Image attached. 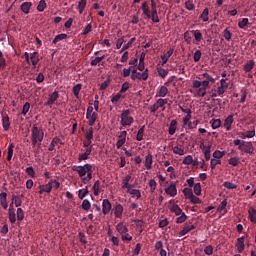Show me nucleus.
<instances>
[{
  "label": "nucleus",
  "mask_w": 256,
  "mask_h": 256,
  "mask_svg": "<svg viewBox=\"0 0 256 256\" xmlns=\"http://www.w3.org/2000/svg\"><path fill=\"white\" fill-rule=\"evenodd\" d=\"M85 138L88 140L93 139V127H90L88 130L85 131Z\"/></svg>",
  "instance_id": "nucleus-58"
},
{
  "label": "nucleus",
  "mask_w": 256,
  "mask_h": 256,
  "mask_svg": "<svg viewBox=\"0 0 256 256\" xmlns=\"http://www.w3.org/2000/svg\"><path fill=\"white\" fill-rule=\"evenodd\" d=\"M145 134V126H142L137 133L136 139L138 141H143V135Z\"/></svg>",
  "instance_id": "nucleus-46"
},
{
  "label": "nucleus",
  "mask_w": 256,
  "mask_h": 256,
  "mask_svg": "<svg viewBox=\"0 0 256 256\" xmlns=\"http://www.w3.org/2000/svg\"><path fill=\"white\" fill-rule=\"evenodd\" d=\"M173 48H170L167 53H165L164 55L161 56L162 59V65H166L167 61H169V58L171 57V55H173Z\"/></svg>",
  "instance_id": "nucleus-22"
},
{
  "label": "nucleus",
  "mask_w": 256,
  "mask_h": 256,
  "mask_svg": "<svg viewBox=\"0 0 256 256\" xmlns=\"http://www.w3.org/2000/svg\"><path fill=\"white\" fill-rule=\"evenodd\" d=\"M63 39H67V34H58L53 39L52 43L57 45V43H59V41H63Z\"/></svg>",
  "instance_id": "nucleus-36"
},
{
  "label": "nucleus",
  "mask_w": 256,
  "mask_h": 256,
  "mask_svg": "<svg viewBox=\"0 0 256 256\" xmlns=\"http://www.w3.org/2000/svg\"><path fill=\"white\" fill-rule=\"evenodd\" d=\"M181 216L176 218V223L181 224V223H185V221H187V214L182 213L180 214Z\"/></svg>",
  "instance_id": "nucleus-59"
},
{
  "label": "nucleus",
  "mask_w": 256,
  "mask_h": 256,
  "mask_svg": "<svg viewBox=\"0 0 256 256\" xmlns=\"http://www.w3.org/2000/svg\"><path fill=\"white\" fill-rule=\"evenodd\" d=\"M8 219L10 223H16L17 221V214H15V210H8Z\"/></svg>",
  "instance_id": "nucleus-30"
},
{
  "label": "nucleus",
  "mask_w": 256,
  "mask_h": 256,
  "mask_svg": "<svg viewBox=\"0 0 256 256\" xmlns=\"http://www.w3.org/2000/svg\"><path fill=\"white\" fill-rule=\"evenodd\" d=\"M136 39L135 38H131L127 44H125L122 49H121V53H123V51H127V49H129L131 47V45H133V43H135Z\"/></svg>",
  "instance_id": "nucleus-47"
},
{
  "label": "nucleus",
  "mask_w": 256,
  "mask_h": 256,
  "mask_svg": "<svg viewBox=\"0 0 256 256\" xmlns=\"http://www.w3.org/2000/svg\"><path fill=\"white\" fill-rule=\"evenodd\" d=\"M211 127L212 129H219V127H221V119L212 120Z\"/></svg>",
  "instance_id": "nucleus-56"
},
{
  "label": "nucleus",
  "mask_w": 256,
  "mask_h": 256,
  "mask_svg": "<svg viewBox=\"0 0 256 256\" xmlns=\"http://www.w3.org/2000/svg\"><path fill=\"white\" fill-rule=\"evenodd\" d=\"M213 157H214V159H216V160H221L222 157H225V151L216 150V151L213 153Z\"/></svg>",
  "instance_id": "nucleus-43"
},
{
  "label": "nucleus",
  "mask_w": 256,
  "mask_h": 256,
  "mask_svg": "<svg viewBox=\"0 0 256 256\" xmlns=\"http://www.w3.org/2000/svg\"><path fill=\"white\" fill-rule=\"evenodd\" d=\"M223 187H225L226 189H237V185L229 181L224 182Z\"/></svg>",
  "instance_id": "nucleus-53"
},
{
  "label": "nucleus",
  "mask_w": 256,
  "mask_h": 256,
  "mask_svg": "<svg viewBox=\"0 0 256 256\" xmlns=\"http://www.w3.org/2000/svg\"><path fill=\"white\" fill-rule=\"evenodd\" d=\"M171 211H172V213H175V215H177V216L183 215V213H185V212H183L181 207H179V205L172 206Z\"/></svg>",
  "instance_id": "nucleus-41"
},
{
  "label": "nucleus",
  "mask_w": 256,
  "mask_h": 256,
  "mask_svg": "<svg viewBox=\"0 0 256 256\" xmlns=\"http://www.w3.org/2000/svg\"><path fill=\"white\" fill-rule=\"evenodd\" d=\"M200 19H202V21L204 22L209 21V8H205L203 10V12L200 15Z\"/></svg>",
  "instance_id": "nucleus-40"
},
{
  "label": "nucleus",
  "mask_w": 256,
  "mask_h": 256,
  "mask_svg": "<svg viewBox=\"0 0 256 256\" xmlns=\"http://www.w3.org/2000/svg\"><path fill=\"white\" fill-rule=\"evenodd\" d=\"M194 193L195 195H201V183L194 184Z\"/></svg>",
  "instance_id": "nucleus-63"
},
{
  "label": "nucleus",
  "mask_w": 256,
  "mask_h": 256,
  "mask_svg": "<svg viewBox=\"0 0 256 256\" xmlns=\"http://www.w3.org/2000/svg\"><path fill=\"white\" fill-rule=\"evenodd\" d=\"M129 87H131V84H129V82H124L119 93H127V91H129Z\"/></svg>",
  "instance_id": "nucleus-54"
},
{
  "label": "nucleus",
  "mask_w": 256,
  "mask_h": 256,
  "mask_svg": "<svg viewBox=\"0 0 256 256\" xmlns=\"http://www.w3.org/2000/svg\"><path fill=\"white\" fill-rule=\"evenodd\" d=\"M82 209L84 211H89V209H91V202L88 199L83 200Z\"/></svg>",
  "instance_id": "nucleus-48"
},
{
  "label": "nucleus",
  "mask_w": 256,
  "mask_h": 256,
  "mask_svg": "<svg viewBox=\"0 0 256 256\" xmlns=\"http://www.w3.org/2000/svg\"><path fill=\"white\" fill-rule=\"evenodd\" d=\"M175 131H177V120H172L168 128V133L169 135H175Z\"/></svg>",
  "instance_id": "nucleus-25"
},
{
  "label": "nucleus",
  "mask_w": 256,
  "mask_h": 256,
  "mask_svg": "<svg viewBox=\"0 0 256 256\" xmlns=\"http://www.w3.org/2000/svg\"><path fill=\"white\" fill-rule=\"evenodd\" d=\"M183 194L186 197V199L191 200V198L193 197V190H191L190 188H184Z\"/></svg>",
  "instance_id": "nucleus-45"
},
{
  "label": "nucleus",
  "mask_w": 256,
  "mask_h": 256,
  "mask_svg": "<svg viewBox=\"0 0 256 256\" xmlns=\"http://www.w3.org/2000/svg\"><path fill=\"white\" fill-rule=\"evenodd\" d=\"M72 171L78 173L82 183L87 185L93 179V171H95V164H84L82 166H72Z\"/></svg>",
  "instance_id": "nucleus-1"
},
{
  "label": "nucleus",
  "mask_w": 256,
  "mask_h": 256,
  "mask_svg": "<svg viewBox=\"0 0 256 256\" xmlns=\"http://www.w3.org/2000/svg\"><path fill=\"white\" fill-rule=\"evenodd\" d=\"M229 89V83H227V78H222L220 80V86L217 88L216 93L221 97Z\"/></svg>",
  "instance_id": "nucleus-7"
},
{
  "label": "nucleus",
  "mask_w": 256,
  "mask_h": 256,
  "mask_svg": "<svg viewBox=\"0 0 256 256\" xmlns=\"http://www.w3.org/2000/svg\"><path fill=\"white\" fill-rule=\"evenodd\" d=\"M247 25H249V18H243L238 22V27L240 29H247Z\"/></svg>",
  "instance_id": "nucleus-38"
},
{
  "label": "nucleus",
  "mask_w": 256,
  "mask_h": 256,
  "mask_svg": "<svg viewBox=\"0 0 256 256\" xmlns=\"http://www.w3.org/2000/svg\"><path fill=\"white\" fill-rule=\"evenodd\" d=\"M2 126L4 131H9L11 127V122L9 121V115L2 113Z\"/></svg>",
  "instance_id": "nucleus-13"
},
{
  "label": "nucleus",
  "mask_w": 256,
  "mask_h": 256,
  "mask_svg": "<svg viewBox=\"0 0 256 256\" xmlns=\"http://www.w3.org/2000/svg\"><path fill=\"white\" fill-rule=\"evenodd\" d=\"M123 205L121 204H116L113 208H112V213H114V216L116 219H121V217H123Z\"/></svg>",
  "instance_id": "nucleus-9"
},
{
  "label": "nucleus",
  "mask_w": 256,
  "mask_h": 256,
  "mask_svg": "<svg viewBox=\"0 0 256 256\" xmlns=\"http://www.w3.org/2000/svg\"><path fill=\"white\" fill-rule=\"evenodd\" d=\"M31 7H33V3L24 2L21 4L20 9L22 13H25V15H29V12L31 11Z\"/></svg>",
  "instance_id": "nucleus-16"
},
{
  "label": "nucleus",
  "mask_w": 256,
  "mask_h": 256,
  "mask_svg": "<svg viewBox=\"0 0 256 256\" xmlns=\"http://www.w3.org/2000/svg\"><path fill=\"white\" fill-rule=\"evenodd\" d=\"M205 255H213V247L211 245H208L204 248Z\"/></svg>",
  "instance_id": "nucleus-64"
},
{
  "label": "nucleus",
  "mask_w": 256,
  "mask_h": 256,
  "mask_svg": "<svg viewBox=\"0 0 256 256\" xmlns=\"http://www.w3.org/2000/svg\"><path fill=\"white\" fill-rule=\"evenodd\" d=\"M191 33L196 41V43H201L203 41V34L199 30H192Z\"/></svg>",
  "instance_id": "nucleus-23"
},
{
  "label": "nucleus",
  "mask_w": 256,
  "mask_h": 256,
  "mask_svg": "<svg viewBox=\"0 0 256 256\" xmlns=\"http://www.w3.org/2000/svg\"><path fill=\"white\" fill-rule=\"evenodd\" d=\"M91 31H93V25H91V23H89L83 29L82 35H89V33H91Z\"/></svg>",
  "instance_id": "nucleus-55"
},
{
  "label": "nucleus",
  "mask_w": 256,
  "mask_h": 256,
  "mask_svg": "<svg viewBox=\"0 0 256 256\" xmlns=\"http://www.w3.org/2000/svg\"><path fill=\"white\" fill-rule=\"evenodd\" d=\"M111 209H112V205H111V202L109 201V199H104L102 202L103 215H109Z\"/></svg>",
  "instance_id": "nucleus-12"
},
{
  "label": "nucleus",
  "mask_w": 256,
  "mask_h": 256,
  "mask_svg": "<svg viewBox=\"0 0 256 256\" xmlns=\"http://www.w3.org/2000/svg\"><path fill=\"white\" fill-rule=\"evenodd\" d=\"M233 115H229L225 120H224V127L226 131H231V125H233Z\"/></svg>",
  "instance_id": "nucleus-21"
},
{
  "label": "nucleus",
  "mask_w": 256,
  "mask_h": 256,
  "mask_svg": "<svg viewBox=\"0 0 256 256\" xmlns=\"http://www.w3.org/2000/svg\"><path fill=\"white\" fill-rule=\"evenodd\" d=\"M116 230L118 231V233H120V235H123L124 233H129V228H127V226H125L123 222H120L116 225Z\"/></svg>",
  "instance_id": "nucleus-19"
},
{
  "label": "nucleus",
  "mask_w": 256,
  "mask_h": 256,
  "mask_svg": "<svg viewBox=\"0 0 256 256\" xmlns=\"http://www.w3.org/2000/svg\"><path fill=\"white\" fill-rule=\"evenodd\" d=\"M127 193L133 195V197H136V199H141V191L133 189V187L128 188Z\"/></svg>",
  "instance_id": "nucleus-27"
},
{
  "label": "nucleus",
  "mask_w": 256,
  "mask_h": 256,
  "mask_svg": "<svg viewBox=\"0 0 256 256\" xmlns=\"http://www.w3.org/2000/svg\"><path fill=\"white\" fill-rule=\"evenodd\" d=\"M224 209H227V199H224L220 205L217 208L218 213H221L222 211H224Z\"/></svg>",
  "instance_id": "nucleus-51"
},
{
  "label": "nucleus",
  "mask_w": 256,
  "mask_h": 256,
  "mask_svg": "<svg viewBox=\"0 0 256 256\" xmlns=\"http://www.w3.org/2000/svg\"><path fill=\"white\" fill-rule=\"evenodd\" d=\"M255 67V61L250 60L244 65V71L245 73H250V71Z\"/></svg>",
  "instance_id": "nucleus-31"
},
{
  "label": "nucleus",
  "mask_w": 256,
  "mask_h": 256,
  "mask_svg": "<svg viewBox=\"0 0 256 256\" xmlns=\"http://www.w3.org/2000/svg\"><path fill=\"white\" fill-rule=\"evenodd\" d=\"M129 181H131V175H127L123 180H122V189H127L129 190L133 185L129 184Z\"/></svg>",
  "instance_id": "nucleus-24"
},
{
  "label": "nucleus",
  "mask_w": 256,
  "mask_h": 256,
  "mask_svg": "<svg viewBox=\"0 0 256 256\" xmlns=\"http://www.w3.org/2000/svg\"><path fill=\"white\" fill-rule=\"evenodd\" d=\"M144 166L148 170L153 167V155L151 154V152H149L148 155L145 156Z\"/></svg>",
  "instance_id": "nucleus-14"
},
{
  "label": "nucleus",
  "mask_w": 256,
  "mask_h": 256,
  "mask_svg": "<svg viewBox=\"0 0 256 256\" xmlns=\"http://www.w3.org/2000/svg\"><path fill=\"white\" fill-rule=\"evenodd\" d=\"M239 151H243V153H249L253 155V143L242 141V145L238 146Z\"/></svg>",
  "instance_id": "nucleus-5"
},
{
  "label": "nucleus",
  "mask_w": 256,
  "mask_h": 256,
  "mask_svg": "<svg viewBox=\"0 0 256 256\" xmlns=\"http://www.w3.org/2000/svg\"><path fill=\"white\" fill-rule=\"evenodd\" d=\"M223 37L224 39H226V41H231V37H233V34L231 33V31H229V29H225L223 31Z\"/></svg>",
  "instance_id": "nucleus-52"
},
{
  "label": "nucleus",
  "mask_w": 256,
  "mask_h": 256,
  "mask_svg": "<svg viewBox=\"0 0 256 256\" xmlns=\"http://www.w3.org/2000/svg\"><path fill=\"white\" fill-rule=\"evenodd\" d=\"M25 219V211H23L21 208L17 209V221H23Z\"/></svg>",
  "instance_id": "nucleus-49"
},
{
  "label": "nucleus",
  "mask_w": 256,
  "mask_h": 256,
  "mask_svg": "<svg viewBox=\"0 0 256 256\" xmlns=\"http://www.w3.org/2000/svg\"><path fill=\"white\" fill-rule=\"evenodd\" d=\"M248 214H249V217H250V221L252 223H256V210H255V208H250L248 210Z\"/></svg>",
  "instance_id": "nucleus-37"
},
{
  "label": "nucleus",
  "mask_w": 256,
  "mask_h": 256,
  "mask_svg": "<svg viewBox=\"0 0 256 256\" xmlns=\"http://www.w3.org/2000/svg\"><path fill=\"white\" fill-rule=\"evenodd\" d=\"M167 93H169L167 86H161L158 92V97H167Z\"/></svg>",
  "instance_id": "nucleus-35"
},
{
  "label": "nucleus",
  "mask_w": 256,
  "mask_h": 256,
  "mask_svg": "<svg viewBox=\"0 0 256 256\" xmlns=\"http://www.w3.org/2000/svg\"><path fill=\"white\" fill-rule=\"evenodd\" d=\"M158 75L159 77H162V79H165L167 75H169V71L163 68L158 69Z\"/></svg>",
  "instance_id": "nucleus-57"
},
{
  "label": "nucleus",
  "mask_w": 256,
  "mask_h": 256,
  "mask_svg": "<svg viewBox=\"0 0 256 256\" xmlns=\"http://www.w3.org/2000/svg\"><path fill=\"white\" fill-rule=\"evenodd\" d=\"M217 165H221V160H217V159H211L210 161V167L211 169H215V167H217Z\"/></svg>",
  "instance_id": "nucleus-61"
},
{
  "label": "nucleus",
  "mask_w": 256,
  "mask_h": 256,
  "mask_svg": "<svg viewBox=\"0 0 256 256\" xmlns=\"http://www.w3.org/2000/svg\"><path fill=\"white\" fill-rule=\"evenodd\" d=\"M38 189L39 195H43V193H51V191H53V182L49 181L47 184L40 185Z\"/></svg>",
  "instance_id": "nucleus-8"
},
{
  "label": "nucleus",
  "mask_w": 256,
  "mask_h": 256,
  "mask_svg": "<svg viewBox=\"0 0 256 256\" xmlns=\"http://www.w3.org/2000/svg\"><path fill=\"white\" fill-rule=\"evenodd\" d=\"M192 163H193V156L192 155L186 156L183 160V165H192Z\"/></svg>",
  "instance_id": "nucleus-60"
},
{
  "label": "nucleus",
  "mask_w": 256,
  "mask_h": 256,
  "mask_svg": "<svg viewBox=\"0 0 256 256\" xmlns=\"http://www.w3.org/2000/svg\"><path fill=\"white\" fill-rule=\"evenodd\" d=\"M182 112H183V113H187V115H186L185 118L183 119L184 125H187V122H188V121H191V109H183V108H182Z\"/></svg>",
  "instance_id": "nucleus-33"
},
{
  "label": "nucleus",
  "mask_w": 256,
  "mask_h": 256,
  "mask_svg": "<svg viewBox=\"0 0 256 256\" xmlns=\"http://www.w3.org/2000/svg\"><path fill=\"white\" fill-rule=\"evenodd\" d=\"M138 71H145V53H142L137 67Z\"/></svg>",
  "instance_id": "nucleus-26"
},
{
  "label": "nucleus",
  "mask_w": 256,
  "mask_h": 256,
  "mask_svg": "<svg viewBox=\"0 0 256 256\" xmlns=\"http://www.w3.org/2000/svg\"><path fill=\"white\" fill-rule=\"evenodd\" d=\"M93 191H94V195L95 197L99 196V193H100V189H101V182L99 180H97L93 187H92Z\"/></svg>",
  "instance_id": "nucleus-29"
},
{
  "label": "nucleus",
  "mask_w": 256,
  "mask_h": 256,
  "mask_svg": "<svg viewBox=\"0 0 256 256\" xmlns=\"http://www.w3.org/2000/svg\"><path fill=\"white\" fill-rule=\"evenodd\" d=\"M44 137L45 132H43V129L39 128L37 124H33V127L31 129L32 146L36 147L37 144L41 145V143H43Z\"/></svg>",
  "instance_id": "nucleus-2"
},
{
  "label": "nucleus",
  "mask_w": 256,
  "mask_h": 256,
  "mask_svg": "<svg viewBox=\"0 0 256 256\" xmlns=\"http://www.w3.org/2000/svg\"><path fill=\"white\" fill-rule=\"evenodd\" d=\"M87 195H89V190H88L87 186L83 189H80L78 192L79 199H85V197H87Z\"/></svg>",
  "instance_id": "nucleus-34"
},
{
  "label": "nucleus",
  "mask_w": 256,
  "mask_h": 256,
  "mask_svg": "<svg viewBox=\"0 0 256 256\" xmlns=\"http://www.w3.org/2000/svg\"><path fill=\"white\" fill-rule=\"evenodd\" d=\"M132 81H147L149 79V69H145V71L141 74L140 72H136V75H131Z\"/></svg>",
  "instance_id": "nucleus-6"
},
{
  "label": "nucleus",
  "mask_w": 256,
  "mask_h": 256,
  "mask_svg": "<svg viewBox=\"0 0 256 256\" xmlns=\"http://www.w3.org/2000/svg\"><path fill=\"white\" fill-rule=\"evenodd\" d=\"M121 239H122V241H132L133 236L130 235L129 232H126V233L121 235Z\"/></svg>",
  "instance_id": "nucleus-62"
},
{
  "label": "nucleus",
  "mask_w": 256,
  "mask_h": 256,
  "mask_svg": "<svg viewBox=\"0 0 256 256\" xmlns=\"http://www.w3.org/2000/svg\"><path fill=\"white\" fill-rule=\"evenodd\" d=\"M93 153L91 151V148L85 149L84 153L79 154L78 156V162L81 163V161H87L89 159V156Z\"/></svg>",
  "instance_id": "nucleus-15"
},
{
  "label": "nucleus",
  "mask_w": 256,
  "mask_h": 256,
  "mask_svg": "<svg viewBox=\"0 0 256 256\" xmlns=\"http://www.w3.org/2000/svg\"><path fill=\"white\" fill-rule=\"evenodd\" d=\"M59 99V92L54 91L52 94L49 95L48 101L44 103L46 107H51L55 101Z\"/></svg>",
  "instance_id": "nucleus-11"
},
{
  "label": "nucleus",
  "mask_w": 256,
  "mask_h": 256,
  "mask_svg": "<svg viewBox=\"0 0 256 256\" xmlns=\"http://www.w3.org/2000/svg\"><path fill=\"white\" fill-rule=\"evenodd\" d=\"M167 103V100L160 98L157 100V102L151 106L150 113H157L161 107H163L162 111H165V104Z\"/></svg>",
  "instance_id": "nucleus-4"
},
{
  "label": "nucleus",
  "mask_w": 256,
  "mask_h": 256,
  "mask_svg": "<svg viewBox=\"0 0 256 256\" xmlns=\"http://www.w3.org/2000/svg\"><path fill=\"white\" fill-rule=\"evenodd\" d=\"M229 165H232V167H237L239 165L240 161L237 157H232L228 160Z\"/></svg>",
  "instance_id": "nucleus-50"
},
{
  "label": "nucleus",
  "mask_w": 256,
  "mask_h": 256,
  "mask_svg": "<svg viewBox=\"0 0 256 256\" xmlns=\"http://www.w3.org/2000/svg\"><path fill=\"white\" fill-rule=\"evenodd\" d=\"M83 88V85L81 84H76L72 91L74 93V96L76 97V99H79V93H81V89Z\"/></svg>",
  "instance_id": "nucleus-32"
},
{
  "label": "nucleus",
  "mask_w": 256,
  "mask_h": 256,
  "mask_svg": "<svg viewBox=\"0 0 256 256\" xmlns=\"http://www.w3.org/2000/svg\"><path fill=\"white\" fill-rule=\"evenodd\" d=\"M13 149H15V144H13V143L9 144L7 161H11V159H13Z\"/></svg>",
  "instance_id": "nucleus-39"
},
{
  "label": "nucleus",
  "mask_w": 256,
  "mask_h": 256,
  "mask_svg": "<svg viewBox=\"0 0 256 256\" xmlns=\"http://www.w3.org/2000/svg\"><path fill=\"white\" fill-rule=\"evenodd\" d=\"M236 247H237L238 253L245 251V237L244 236L237 239Z\"/></svg>",
  "instance_id": "nucleus-17"
},
{
  "label": "nucleus",
  "mask_w": 256,
  "mask_h": 256,
  "mask_svg": "<svg viewBox=\"0 0 256 256\" xmlns=\"http://www.w3.org/2000/svg\"><path fill=\"white\" fill-rule=\"evenodd\" d=\"M39 61V52H33L30 54V62L32 63L33 67H37Z\"/></svg>",
  "instance_id": "nucleus-18"
},
{
  "label": "nucleus",
  "mask_w": 256,
  "mask_h": 256,
  "mask_svg": "<svg viewBox=\"0 0 256 256\" xmlns=\"http://www.w3.org/2000/svg\"><path fill=\"white\" fill-rule=\"evenodd\" d=\"M166 195H169L170 197H175L177 195V183L172 182L170 184V187H167L165 189Z\"/></svg>",
  "instance_id": "nucleus-10"
},
{
  "label": "nucleus",
  "mask_w": 256,
  "mask_h": 256,
  "mask_svg": "<svg viewBox=\"0 0 256 256\" xmlns=\"http://www.w3.org/2000/svg\"><path fill=\"white\" fill-rule=\"evenodd\" d=\"M173 153L175 155L183 156V155H185V149H183V148H181L179 146H175V147H173Z\"/></svg>",
  "instance_id": "nucleus-42"
},
{
  "label": "nucleus",
  "mask_w": 256,
  "mask_h": 256,
  "mask_svg": "<svg viewBox=\"0 0 256 256\" xmlns=\"http://www.w3.org/2000/svg\"><path fill=\"white\" fill-rule=\"evenodd\" d=\"M120 119V125H122V127H131V125L135 123V119L131 116L130 109L123 110Z\"/></svg>",
  "instance_id": "nucleus-3"
},
{
  "label": "nucleus",
  "mask_w": 256,
  "mask_h": 256,
  "mask_svg": "<svg viewBox=\"0 0 256 256\" xmlns=\"http://www.w3.org/2000/svg\"><path fill=\"white\" fill-rule=\"evenodd\" d=\"M193 229H195V225H189L184 227L180 232L179 235L181 237H184V235H187V233H189L190 231H193Z\"/></svg>",
  "instance_id": "nucleus-28"
},
{
  "label": "nucleus",
  "mask_w": 256,
  "mask_h": 256,
  "mask_svg": "<svg viewBox=\"0 0 256 256\" xmlns=\"http://www.w3.org/2000/svg\"><path fill=\"white\" fill-rule=\"evenodd\" d=\"M97 117H98L97 112H93V114L86 116V119L88 120V125L90 127H93V125H95V121H97Z\"/></svg>",
  "instance_id": "nucleus-20"
},
{
  "label": "nucleus",
  "mask_w": 256,
  "mask_h": 256,
  "mask_svg": "<svg viewBox=\"0 0 256 256\" xmlns=\"http://www.w3.org/2000/svg\"><path fill=\"white\" fill-rule=\"evenodd\" d=\"M46 8H47V3L45 2V0H41L37 6V11H39L40 13H43V11H45Z\"/></svg>",
  "instance_id": "nucleus-44"
}]
</instances>
